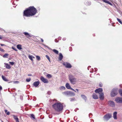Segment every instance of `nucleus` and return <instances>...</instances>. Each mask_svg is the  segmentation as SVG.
Returning a JSON list of instances; mask_svg holds the SVG:
<instances>
[{
    "instance_id": "nucleus-1",
    "label": "nucleus",
    "mask_w": 122,
    "mask_h": 122,
    "mask_svg": "<svg viewBox=\"0 0 122 122\" xmlns=\"http://www.w3.org/2000/svg\"><path fill=\"white\" fill-rule=\"evenodd\" d=\"M37 12V10L34 6H30L24 11L23 16L27 17L33 16Z\"/></svg>"
},
{
    "instance_id": "nucleus-2",
    "label": "nucleus",
    "mask_w": 122,
    "mask_h": 122,
    "mask_svg": "<svg viewBox=\"0 0 122 122\" xmlns=\"http://www.w3.org/2000/svg\"><path fill=\"white\" fill-rule=\"evenodd\" d=\"M52 107L56 112H58L61 111L63 108V105L60 102L55 103L52 105Z\"/></svg>"
},
{
    "instance_id": "nucleus-3",
    "label": "nucleus",
    "mask_w": 122,
    "mask_h": 122,
    "mask_svg": "<svg viewBox=\"0 0 122 122\" xmlns=\"http://www.w3.org/2000/svg\"><path fill=\"white\" fill-rule=\"evenodd\" d=\"M69 80L71 83L73 84L75 83L76 82V79L74 78L73 75H69Z\"/></svg>"
},
{
    "instance_id": "nucleus-4",
    "label": "nucleus",
    "mask_w": 122,
    "mask_h": 122,
    "mask_svg": "<svg viewBox=\"0 0 122 122\" xmlns=\"http://www.w3.org/2000/svg\"><path fill=\"white\" fill-rule=\"evenodd\" d=\"M117 94V90L113 89L112 90L111 93V95L112 97H113L115 96Z\"/></svg>"
},
{
    "instance_id": "nucleus-5",
    "label": "nucleus",
    "mask_w": 122,
    "mask_h": 122,
    "mask_svg": "<svg viewBox=\"0 0 122 122\" xmlns=\"http://www.w3.org/2000/svg\"><path fill=\"white\" fill-rule=\"evenodd\" d=\"M112 117V115L110 114H107L104 116V118L105 120L108 121Z\"/></svg>"
},
{
    "instance_id": "nucleus-6",
    "label": "nucleus",
    "mask_w": 122,
    "mask_h": 122,
    "mask_svg": "<svg viewBox=\"0 0 122 122\" xmlns=\"http://www.w3.org/2000/svg\"><path fill=\"white\" fill-rule=\"evenodd\" d=\"M63 64L67 68H70L72 67L71 64L67 62H64L63 63Z\"/></svg>"
},
{
    "instance_id": "nucleus-7",
    "label": "nucleus",
    "mask_w": 122,
    "mask_h": 122,
    "mask_svg": "<svg viewBox=\"0 0 122 122\" xmlns=\"http://www.w3.org/2000/svg\"><path fill=\"white\" fill-rule=\"evenodd\" d=\"M95 92L96 93H98L99 94L103 92L102 89L101 88H99L96 89L95 91Z\"/></svg>"
},
{
    "instance_id": "nucleus-8",
    "label": "nucleus",
    "mask_w": 122,
    "mask_h": 122,
    "mask_svg": "<svg viewBox=\"0 0 122 122\" xmlns=\"http://www.w3.org/2000/svg\"><path fill=\"white\" fill-rule=\"evenodd\" d=\"M40 79L41 81L45 83H48V81L47 79L45 78L43 76H41L40 77Z\"/></svg>"
},
{
    "instance_id": "nucleus-9",
    "label": "nucleus",
    "mask_w": 122,
    "mask_h": 122,
    "mask_svg": "<svg viewBox=\"0 0 122 122\" xmlns=\"http://www.w3.org/2000/svg\"><path fill=\"white\" fill-rule=\"evenodd\" d=\"M115 101L119 103H122V98L117 97L115 99Z\"/></svg>"
},
{
    "instance_id": "nucleus-10",
    "label": "nucleus",
    "mask_w": 122,
    "mask_h": 122,
    "mask_svg": "<svg viewBox=\"0 0 122 122\" xmlns=\"http://www.w3.org/2000/svg\"><path fill=\"white\" fill-rule=\"evenodd\" d=\"M66 86L67 88L70 89L71 90L75 92H76V91H75L74 89L71 87V86L69 83H67L66 85Z\"/></svg>"
},
{
    "instance_id": "nucleus-11",
    "label": "nucleus",
    "mask_w": 122,
    "mask_h": 122,
    "mask_svg": "<svg viewBox=\"0 0 122 122\" xmlns=\"http://www.w3.org/2000/svg\"><path fill=\"white\" fill-rule=\"evenodd\" d=\"M108 104L111 106L114 107L115 106V104L114 102L112 101H110L108 102Z\"/></svg>"
},
{
    "instance_id": "nucleus-12",
    "label": "nucleus",
    "mask_w": 122,
    "mask_h": 122,
    "mask_svg": "<svg viewBox=\"0 0 122 122\" xmlns=\"http://www.w3.org/2000/svg\"><path fill=\"white\" fill-rule=\"evenodd\" d=\"M99 98L101 100H103L104 98V94L103 92L99 94Z\"/></svg>"
},
{
    "instance_id": "nucleus-13",
    "label": "nucleus",
    "mask_w": 122,
    "mask_h": 122,
    "mask_svg": "<svg viewBox=\"0 0 122 122\" xmlns=\"http://www.w3.org/2000/svg\"><path fill=\"white\" fill-rule=\"evenodd\" d=\"M39 81H35L33 84V86L35 87H37L39 85Z\"/></svg>"
},
{
    "instance_id": "nucleus-14",
    "label": "nucleus",
    "mask_w": 122,
    "mask_h": 122,
    "mask_svg": "<svg viewBox=\"0 0 122 122\" xmlns=\"http://www.w3.org/2000/svg\"><path fill=\"white\" fill-rule=\"evenodd\" d=\"M23 34H24L26 37L28 38H29L31 37V35L27 32H24L23 33Z\"/></svg>"
},
{
    "instance_id": "nucleus-15",
    "label": "nucleus",
    "mask_w": 122,
    "mask_h": 122,
    "mask_svg": "<svg viewBox=\"0 0 122 122\" xmlns=\"http://www.w3.org/2000/svg\"><path fill=\"white\" fill-rule=\"evenodd\" d=\"M92 97L93 98L95 99H97L98 98V97L97 96L95 93L93 94Z\"/></svg>"
},
{
    "instance_id": "nucleus-16",
    "label": "nucleus",
    "mask_w": 122,
    "mask_h": 122,
    "mask_svg": "<svg viewBox=\"0 0 122 122\" xmlns=\"http://www.w3.org/2000/svg\"><path fill=\"white\" fill-rule=\"evenodd\" d=\"M103 2L108 4L111 6L112 5V4L109 1L106 0H102Z\"/></svg>"
},
{
    "instance_id": "nucleus-17",
    "label": "nucleus",
    "mask_w": 122,
    "mask_h": 122,
    "mask_svg": "<svg viewBox=\"0 0 122 122\" xmlns=\"http://www.w3.org/2000/svg\"><path fill=\"white\" fill-rule=\"evenodd\" d=\"M13 116L16 122H19V118L17 116L14 115H13Z\"/></svg>"
},
{
    "instance_id": "nucleus-18",
    "label": "nucleus",
    "mask_w": 122,
    "mask_h": 122,
    "mask_svg": "<svg viewBox=\"0 0 122 122\" xmlns=\"http://www.w3.org/2000/svg\"><path fill=\"white\" fill-rule=\"evenodd\" d=\"M63 58V56L62 54L61 53L59 54V56L58 58V59L60 61H61L62 60Z\"/></svg>"
},
{
    "instance_id": "nucleus-19",
    "label": "nucleus",
    "mask_w": 122,
    "mask_h": 122,
    "mask_svg": "<svg viewBox=\"0 0 122 122\" xmlns=\"http://www.w3.org/2000/svg\"><path fill=\"white\" fill-rule=\"evenodd\" d=\"M5 65H6L5 67L6 68L8 69H10L11 68V67L8 64L5 63Z\"/></svg>"
},
{
    "instance_id": "nucleus-20",
    "label": "nucleus",
    "mask_w": 122,
    "mask_h": 122,
    "mask_svg": "<svg viewBox=\"0 0 122 122\" xmlns=\"http://www.w3.org/2000/svg\"><path fill=\"white\" fill-rule=\"evenodd\" d=\"M2 78L3 80L6 81H9L4 76L2 75Z\"/></svg>"
},
{
    "instance_id": "nucleus-21",
    "label": "nucleus",
    "mask_w": 122,
    "mask_h": 122,
    "mask_svg": "<svg viewBox=\"0 0 122 122\" xmlns=\"http://www.w3.org/2000/svg\"><path fill=\"white\" fill-rule=\"evenodd\" d=\"M117 112H115L113 113V117L114 119H117Z\"/></svg>"
},
{
    "instance_id": "nucleus-22",
    "label": "nucleus",
    "mask_w": 122,
    "mask_h": 122,
    "mask_svg": "<svg viewBox=\"0 0 122 122\" xmlns=\"http://www.w3.org/2000/svg\"><path fill=\"white\" fill-rule=\"evenodd\" d=\"M22 46L20 44H19L17 45V47L19 50H21L22 49L21 48Z\"/></svg>"
},
{
    "instance_id": "nucleus-23",
    "label": "nucleus",
    "mask_w": 122,
    "mask_h": 122,
    "mask_svg": "<svg viewBox=\"0 0 122 122\" xmlns=\"http://www.w3.org/2000/svg\"><path fill=\"white\" fill-rule=\"evenodd\" d=\"M46 77L48 78H50L52 77V76L49 74H47L46 76Z\"/></svg>"
},
{
    "instance_id": "nucleus-24",
    "label": "nucleus",
    "mask_w": 122,
    "mask_h": 122,
    "mask_svg": "<svg viewBox=\"0 0 122 122\" xmlns=\"http://www.w3.org/2000/svg\"><path fill=\"white\" fill-rule=\"evenodd\" d=\"M30 117L31 119H35V116L33 114H31L30 115Z\"/></svg>"
},
{
    "instance_id": "nucleus-25",
    "label": "nucleus",
    "mask_w": 122,
    "mask_h": 122,
    "mask_svg": "<svg viewBox=\"0 0 122 122\" xmlns=\"http://www.w3.org/2000/svg\"><path fill=\"white\" fill-rule=\"evenodd\" d=\"M53 51L55 53H56L57 54H58V52H59L56 49H53Z\"/></svg>"
},
{
    "instance_id": "nucleus-26",
    "label": "nucleus",
    "mask_w": 122,
    "mask_h": 122,
    "mask_svg": "<svg viewBox=\"0 0 122 122\" xmlns=\"http://www.w3.org/2000/svg\"><path fill=\"white\" fill-rule=\"evenodd\" d=\"M70 95L71 96H74L75 95V94L73 92L70 91Z\"/></svg>"
},
{
    "instance_id": "nucleus-27",
    "label": "nucleus",
    "mask_w": 122,
    "mask_h": 122,
    "mask_svg": "<svg viewBox=\"0 0 122 122\" xmlns=\"http://www.w3.org/2000/svg\"><path fill=\"white\" fill-rule=\"evenodd\" d=\"M119 92L120 95L122 96V89L119 90Z\"/></svg>"
},
{
    "instance_id": "nucleus-28",
    "label": "nucleus",
    "mask_w": 122,
    "mask_h": 122,
    "mask_svg": "<svg viewBox=\"0 0 122 122\" xmlns=\"http://www.w3.org/2000/svg\"><path fill=\"white\" fill-rule=\"evenodd\" d=\"M60 89L61 90H65V88L64 86H61L60 87Z\"/></svg>"
},
{
    "instance_id": "nucleus-29",
    "label": "nucleus",
    "mask_w": 122,
    "mask_h": 122,
    "mask_svg": "<svg viewBox=\"0 0 122 122\" xmlns=\"http://www.w3.org/2000/svg\"><path fill=\"white\" fill-rule=\"evenodd\" d=\"M36 59L38 61L40 60L41 59L40 57L38 56H36Z\"/></svg>"
},
{
    "instance_id": "nucleus-30",
    "label": "nucleus",
    "mask_w": 122,
    "mask_h": 122,
    "mask_svg": "<svg viewBox=\"0 0 122 122\" xmlns=\"http://www.w3.org/2000/svg\"><path fill=\"white\" fill-rule=\"evenodd\" d=\"M8 55L9 54H5L3 55V56L4 58H7Z\"/></svg>"
},
{
    "instance_id": "nucleus-31",
    "label": "nucleus",
    "mask_w": 122,
    "mask_h": 122,
    "mask_svg": "<svg viewBox=\"0 0 122 122\" xmlns=\"http://www.w3.org/2000/svg\"><path fill=\"white\" fill-rule=\"evenodd\" d=\"M117 20L121 24H122V21L120 20L119 19V18H117Z\"/></svg>"
},
{
    "instance_id": "nucleus-32",
    "label": "nucleus",
    "mask_w": 122,
    "mask_h": 122,
    "mask_svg": "<svg viewBox=\"0 0 122 122\" xmlns=\"http://www.w3.org/2000/svg\"><path fill=\"white\" fill-rule=\"evenodd\" d=\"M71 99V102H72L73 101H74L76 100L75 98L74 97H73L72 98H70Z\"/></svg>"
},
{
    "instance_id": "nucleus-33",
    "label": "nucleus",
    "mask_w": 122,
    "mask_h": 122,
    "mask_svg": "<svg viewBox=\"0 0 122 122\" xmlns=\"http://www.w3.org/2000/svg\"><path fill=\"white\" fill-rule=\"evenodd\" d=\"M70 91H67L64 92V93L65 94L69 95L70 94Z\"/></svg>"
},
{
    "instance_id": "nucleus-34",
    "label": "nucleus",
    "mask_w": 122,
    "mask_h": 122,
    "mask_svg": "<svg viewBox=\"0 0 122 122\" xmlns=\"http://www.w3.org/2000/svg\"><path fill=\"white\" fill-rule=\"evenodd\" d=\"M33 56H29V58L32 61H33V59H32V57Z\"/></svg>"
},
{
    "instance_id": "nucleus-35",
    "label": "nucleus",
    "mask_w": 122,
    "mask_h": 122,
    "mask_svg": "<svg viewBox=\"0 0 122 122\" xmlns=\"http://www.w3.org/2000/svg\"><path fill=\"white\" fill-rule=\"evenodd\" d=\"M81 97L85 99L86 98V97L84 95H81Z\"/></svg>"
},
{
    "instance_id": "nucleus-36",
    "label": "nucleus",
    "mask_w": 122,
    "mask_h": 122,
    "mask_svg": "<svg viewBox=\"0 0 122 122\" xmlns=\"http://www.w3.org/2000/svg\"><path fill=\"white\" fill-rule=\"evenodd\" d=\"M31 80V78H30L29 79H26V81L27 82H29Z\"/></svg>"
},
{
    "instance_id": "nucleus-37",
    "label": "nucleus",
    "mask_w": 122,
    "mask_h": 122,
    "mask_svg": "<svg viewBox=\"0 0 122 122\" xmlns=\"http://www.w3.org/2000/svg\"><path fill=\"white\" fill-rule=\"evenodd\" d=\"M46 58L48 59L49 61H50V58L49 56L47 55H46Z\"/></svg>"
},
{
    "instance_id": "nucleus-38",
    "label": "nucleus",
    "mask_w": 122,
    "mask_h": 122,
    "mask_svg": "<svg viewBox=\"0 0 122 122\" xmlns=\"http://www.w3.org/2000/svg\"><path fill=\"white\" fill-rule=\"evenodd\" d=\"M9 63L11 65H13L14 64V62H9Z\"/></svg>"
},
{
    "instance_id": "nucleus-39",
    "label": "nucleus",
    "mask_w": 122,
    "mask_h": 122,
    "mask_svg": "<svg viewBox=\"0 0 122 122\" xmlns=\"http://www.w3.org/2000/svg\"><path fill=\"white\" fill-rule=\"evenodd\" d=\"M12 48L14 50L16 51H17V50L14 47H12Z\"/></svg>"
},
{
    "instance_id": "nucleus-40",
    "label": "nucleus",
    "mask_w": 122,
    "mask_h": 122,
    "mask_svg": "<svg viewBox=\"0 0 122 122\" xmlns=\"http://www.w3.org/2000/svg\"><path fill=\"white\" fill-rule=\"evenodd\" d=\"M0 51L3 52H4L5 50L1 48L0 47Z\"/></svg>"
},
{
    "instance_id": "nucleus-41",
    "label": "nucleus",
    "mask_w": 122,
    "mask_h": 122,
    "mask_svg": "<svg viewBox=\"0 0 122 122\" xmlns=\"http://www.w3.org/2000/svg\"><path fill=\"white\" fill-rule=\"evenodd\" d=\"M55 115H58L59 113H57L56 112H54L53 113Z\"/></svg>"
},
{
    "instance_id": "nucleus-42",
    "label": "nucleus",
    "mask_w": 122,
    "mask_h": 122,
    "mask_svg": "<svg viewBox=\"0 0 122 122\" xmlns=\"http://www.w3.org/2000/svg\"><path fill=\"white\" fill-rule=\"evenodd\" d=\"M99 86L100 87H102V85L101 84H100L99 85Z\"/></svg>"
},
{
    "instance_id": "nucleus-43",
    "label": "nucleus",
    "mask_w": 122,
    "mask_h": 122,
    "mask_svg": "<svg viewBox=\"0 0 122 122\" xmlns=\"http://www.w3.org/2000/svg\"><path fill=\"white\" fill-rule=\"evenodd\" d=\"M6 114L7 115H9L10 114V112H6Z\"/></svg>"
},
{
    "instance_id": "nucleus-44",
    "label": "nucleus",
    "mask_w": 122,
    "mask_h": 122,
    "mask_svg": "<svg viewBox=\"0 0 122 122\" xmlns=\"http://www.w3.org/2000/svg\"><path fill=\"white\" fill-rule=\"evenodd\" d=\"M3 38V37L1 36H0V39H1Z\"/></svg>"
},
{
    "instance_id": "nucleus-45",
    "label": "nucleus",
    "mask_w": 122,
    "mask_h": 122,
    "mask_svg": "<svg viewBox=\"0 0 122 122\" xmlns=\"http://www.w3.org/2000/svg\"><path fill=\"white\" fill-rule=\"evenodd\" d=\"M0 45L1 46H5V44H1Z\"/></svg>"
},
{
    "instance_id": "nucleus-46",
    "label": "nucleus",
    "mask_w": 122,
    "mask_h": 122,
    "mask_svg": "<svg viewBox=\"0 0 122 122\" xmlns=\"http://www.w3.org/2000/svg\"><path fill=\"white\" fill-rule=\"evenodd\" d=\"M5 113H6L7 112V110H5Z\"/></svg>"
},
{
    "instance_id": "nucleus-47",
    "label": "nucleus",
    "mask_w": 122,
    "mask_h": 122,
    "mask_svg": "<svg viewBox=\"0 0 122 122\" xmlns=\"http://www.w3.org/2000/svg\"><path fill=\"white\" fill-rule=\"evenodd\" d=\"M2 89V87L1 86H0V90Z\"/></svg>"
},
{
    "instance_id": "nucleus-48",
    "label": "nucleus",
    "mask_w": 122,
    "mask_h": 122,
    "mask_svg": "<svg viewBox=\"0 0 122 122\" xmlns=\"http://www.w3.org/2000/svg\"><path fill=\"white\" fill-rule=\"evenodd\" d=\"M28 75V76H32V75L31 74H29Z\"/></svg>"
},
{
    "instance_id": "nucleus-49",
    "label": "nucleus",
    "mask_w": 122,
    "mask_h": 122,
    "mask_svg": "<svg viewBox=\"0 0 122 122\" xmlns=\"http://www.w3.org/2000/svg\"><path fill=\"white\" fill-rule=\"evenodd\" d=\"M76 90L77 91L78 93V89H76Z\"/></svg>"
},
{
    "instance_id": "nucleus-50",
    "label": "nucleus",
    "mask_w": 122,
    "mask_h": 122,
    "mask_svg": "<svg viewBox=\"0 0 122 122\" xmlns=\"http://www.w3.org/2000/svg\"><path fill=\"white\" fill-rule=\"evenodd\" d=\"M18 82V81H15L14 82V83H17V82Z\"/></svg>"
},
{
    "instance_id": "nucleus-51",
    "label": "nucleus",
    "mask_w": 122,
    "mask_h": 122,
    "mask_svg": "<svg viewBox=\"0 0 122 122\" xmlns=\"http://www.w3.org/2000/svg\"><path fill=\"white\" fill-rule=\"evenodd\" d=\"M42 42H43V40H42Z\"/></svg>"
},
{
    "instance_id": "nucleus-52",
    "label": "nucleus",
    "mask_w": 122,
    "mask_h": 122,
    "mask_svg": "<svg viewBox=\"0 0 122 122\" xmlns=\"http://www.w3.org/2000/svg\"><path fill=\"white\" fill-rule=\"evenodd\" d=\"M33 58H34V57H33Z\"/></svg>"
}]
</instances>
